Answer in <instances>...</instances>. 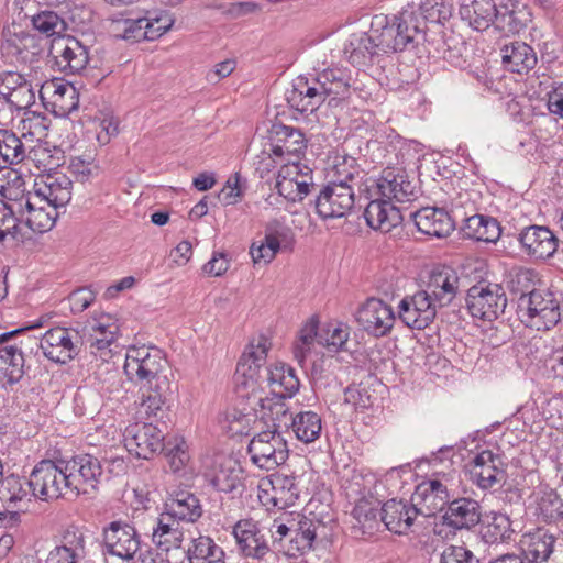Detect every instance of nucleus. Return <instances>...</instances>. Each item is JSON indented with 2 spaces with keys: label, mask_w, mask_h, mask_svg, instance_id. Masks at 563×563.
<instances>
[{
  "label": "nucleus",
  "mask_w": 563,
  "mask_h": 563,
  "mask_svg": "<svg viewBox=\"0 0 563 563\" xmlns=\"http://www.w3.org/2000/svg\"><path fill=\"white\" fill-rule=\"evenodd\" d=\"M124 372L140 387V409L147 419H162L173 395L167 361L154 346H130L125 354Z\"/></svg>",
  "instance_id": "obj_1"
},
{
  "label": "nucleus",
  "mask_w": 563,
  "mask_h": 563,
  "mask_svg": "<svg viewBox=\"0 0 563 563\" xmlns=\"http://www.w3.org/2000/svg\"><path fill=\"white\" fill-rule=\"evenodd\" d=\"M561 294L550 289H532L519 299L520 320L537 331L552 329L561 320Z\"/></svg>",
  "instance_id": "obj_2"
},
{
  "label": "nucleus",
  "mask_w": 563,
  "mask_h": 563,
  "mask_svg": "<svg viewBox=\"0 0 563 563\" xmlns=\"http://www.w3.org/2000/svg\"><path fill=\"white\" fill-rule=\"evenodd\" d=\"M459 483L457 471L451 470L434 473L417 485L411 498L420 516L428 518L442 511L456 494Z\"/></svg>",
  "instance_id": "obj_3"
},
{
  "label": "nucleus",
  "mask_w": 563,
  "mask_h": 563,
  "mask_svg": "<svg viewBox=\"0 0 563 563\" xmlns=\"http://www.w3.org/2000/svg\"><path fill=\"white\" fill-rule=\"evenodd\" d=\"M27 486L33 496L49 501L66 497L70 494L64 460H42L31 472Z\"/></svg>",
  "instance_id": "obj_4"
},
{
  "label": "nucleus",
  "mask_w": 563,
  "mask_h": 563,
  "mask_svg": "<svg viewBox=\"0 0 563 563\" xmlns=\"http://www.w3.org/2000/svg\"><path fill=\"white\" fill-rule=\"evenodd\" d=\"M247 453L254 465L272 471L287 461L289 449L286 440L276 429H267L251 439Z\"/></svg>",
  "instance_id": "obj_5"
},
{
  "label": "nucleus",
  "mask_w": 563,
  "mask_h": 563,
  "mask_svg": "<svg viewBox=\"0 0 563 563\" xmlns=\"http://www.w3.org/2000/svg\"><path fill=\"white\" fill-rule=\"evenodd\" d=\"M70 495L90 494L96 490L102 476L100 461L91 454H80L64 460Z\"/></svg>",
  "instance_id": "obj_6"
},
{
  "label": "nucleus",
  "mask_w": 563,
  "mask_h": 563,
  "mask_svg": "<svg viewBox=\"0 0 563 563\" xmlns=\"http://www.w3.org/2000/svg\"><path fill=\"white\" fill-rule=\"evenodd\" d=\"M506 306V294L497 284H477L467 290L466 307L474 318L493 321L505 311Z\"/></svg>",
  "instance_id": "obj_7"
},
{
  "label": "nucleus",
  "mask_w": 563,
  "mask_h": 563,
  "mask_svg": "<svg viewBox=\"0 0 563 563\" xmlns=\"http://www.w3.org/2000/svg\"><path fill=\"white\" fill-rule=\"evenodd\" d=\"M355 320L368 335L383 338L391 332L396 317L390 305L373 297L358 307Z\"/></svg>",
  "instance_id": "obj_8"
},
{
  "label": "nucleus",
  "mask_w": 563,
  "mask_h": 563,
  "mask_svg": "<svg viewBox=\"0 0 563 563\" xmlns=\"http://www.w3.org/2000/svg\"><path fill=\"white\" fill-rule=\"evenodd\" d=\"M438 0H424L419 4L418 12L411 9L402 10L398 15H394V27L397 29V43L400 44L398 52L405 51L412 44L420 33L418 25V14L431 22L440 21V12Z\"/></svg>",
  "instance_id": "obj_9"
},
{
  "label": "nucleus",
  "mask_w": 563,
  "mask_h": 563,
  "mask_svg": "<svg viewBox=\"0 0 563 563\" xmlns=\"http://www.w3.org/2000/svg\"><path fill=\"white\" fill-rule=\"evenodd\" d=\"M314 203L320 218H343L354 208V188L352 185L329 183L320 190Z\"/></svg>",
  "instance_id": "obj_10"
},
{
  "label": "nucleus",
  "mask_w": 563,
  "mask_h": 563,
  "mask_svg": "<svg viewBox=\"0 0 563 563\" xmlns=\"http://www.w3.org/2000/svg\"><path fill=\"white\" fill-rule=\"evenodd\" d=\"M126 450L139 459L148 460L164 449V434L153 423H133L123 433Z\"/></svg>",
  "instance_id": "obj_11"
},
{
  "label": "nucleus",
  "mask_w": 563,
  "mask_h": 563,
  "mask_svg": "<svg viewBox=\"0 0 563 563\" xmlns=\"http://www.w3.org/2000/svg\"><path fill=\"white\" fill-rule=\"evenodd\" d=\"M49 54L57 70L74 75L84 70L89 62V48L73 36L53 40Z\"/></svg>",
  "instance_id": "obj_12"
},
{
  "label": "nucleus",
  "mask_w": 563,
  "mask_h": 563,
  "mask_svg": "<svg viewBox=\"0 0 563 563\" xmlns=\"http://www.w3.org/2000/svg\"><path fill=\"white\" fill-rule=\"evenodd\" d=\"M232 533L243 556L261 561L268 555H274L258 522L252 519H241L233 526Z\"/></svg>",
  "instance_id": "obj_13"
},
{
  "label": "nucleus",
  "mask_w": 563,
  "mask_h": 563,
  "mask_svg": "<svg viewBox=\"0 0 563 563\" xmlns=\"http://www.w3.org/2000/svg\"><path fill=\"white\" fill-rule=\"evenodd\" d=\"M40 349L48 360L65 364L79 353L78 332L66 328L51 329L42 336Z\"/></svg>",
  "instance_id": "obj_14"
},
{
  "label": "nucleus",
  "mask_w": 563,
  "mask_h": 563,
  "mask_svg": "<svg viewBox=\"0 0 563 563\" xmlns=\"http://www.w3.org/2000/svg\"><path fill=\"white\" fill-rule=\"evenodd\" d=\"M103 542L108 553L123 560L133 559L141 545L136 529L121 520L112 521L103 529Z\"/></svg>",
  "instance_id": "obj_15"
},
{
  "label": "nucleus",
  "mask_w": 563,
  "mask_h": 563,
  "mask_svg": "<svg viewBox=\"0 0 563 563\" xmlns=\"http://www.w3.org/2000/svg\"><path fill=\"white\" fill-rule=\"evenodd\" d=\"M0 51L11 63L32 65L43 53V38L27 32H8Z\"/></svg>",
  "instance_id": "obj_16"
},
{
  "label": "nucleus",
  "mask_w": 563,
  "mask_h": 563,
  "mask_svg": "<svg viewBox=\"0 0 563 563\" xmlns=\"http://www.w3.org/2000/svg\"><path fill=\"white\" fill-rule=\"evenodd\" d=\"M283 395L272 394L264 395L263 391L252 388L247 393L249 404L252 408H257V419L268 427V429H276L282 424L287 426L289 408L285 402Z\"/></svg>",
  "instance_id": "obj_17"
},
{
  "label": "nucleus",
  "mask_w": 563,
  "mask_h": 563,
  "mask_svg": "<svg viewBox=\"0 0 563 563\" xmlns=\"http://www.w3.org/2000/svg\"><path fill=\"white\" fill-rule=\"evenodd\" d=\"M376 187L382 198L394 202H410L418 197L417 186L404 169L397 167L385 168L376 181Z\"/></svg>",
  "instance_id": "obj_18"
},
{
  "label": "nucleus",
  "mask_w": 563,
  "mask_h": 563,
  "mask_svg": "<svg viewBox=\"0 0 563 563\" xmlns=\"http://www.w3.org/2000/svg\"><path fill=\"white\" fill-rule=\"evenodd\" d=\"M518 241L527 255L538 261H547L554 256L559 249L558 236L544 225L523 228Z\"/></svg>",
  "instance_id": "obj_19"
},
{
  "label": "nucleus",
  "mask_w": 563,
  "mask_h": 563,
  "mask_svg": "<svg viewBox=\"0 0 563 563\" xmlns=\"http://www.w3.org/2000/svg\"><path fill=\"white\" fill-rule=\"evenodd\" d=\"M242 473L238 460L230 455L217 454L205 476L217 490L234 493L243 486Z\"/></svg>",
  "instance_id": "obj_20"
},
{
  "label": "nucleus",
  "mask_w": 563,
  "mask_h": 563,
  "mask_svg": "<svg viewBox=\"0 0 563 563\" xmlns=\"http://www.w3.org/2000/svg\"><path fill=\"white\" fill-rule=\"evenodd\" d=\"M38 97L46 109H51L58 115H67L78 108L76 88L60 79H52L42 84Z\"/></svg>",
  "instance_id": "obj_21"
},
{
  "label": "nucleus",
  "mask_w": 563,
  "mask_h": 563,
  "mask_svg": "<svg viewBox=\"0 0 563 563\" xmlns=\"http://www.w3.org/2000/svg\"><path fill=\"white\" fill-rule=\"evenodd\" d=\"M437 309L435 303L420 290L400 301L399 318L407 327L422 330L434 320Z\"/></svg>",
  "instance_id": "obj_22"
},
{
  "label": "nucleus",
  "mask_w": 563,
  "mask_h": 563,
  "mask_svg": "<svg viewBox=\"0 0 563 563\" xmlns=\"http://www.w3.org/2000/svg\"><path fill=\"white\" fill-rule=\"evenodd\" d=\"M34 187V198L47 207L63 208L71 199L73 181L63 173L42 176Z\"/></svg>",
  "instance_id": "obj_23"
},
{
  "label": "nucleus",
  "mask_w": 563,
  "mask_h": 563,
  "mask_svg": "<svg viewBox=\"0 0 563 563\" xmlns=\"http://www.w3.org/2000/svg\"><path fill=\"white\" fill-rule=\"evenodd\" d=\"M35 86L16 71L0 74V96L14 109L25 110L35 102Z\"/></svg>",
  "instance_id": "obj_24"
},
{
  "label": "nucleus",
  "mask_w": 563,
  "mask_h": 563,
  "mask_svg": "<svg viewBox=\"0 0 563 563\" xmlns=\"http://www.w3.org/2000/svg\"><path fill=\"white\" fill-rule=\"evenodd\" d=\"M471 477L482 489L503 485L506 481L503 459L489 450L482 451L474 457Z\"/></svg>",
  "instance_id": "obj_25"
},
{
  "label": "nucleus",
  "mask_w": 563,
  "mask_h": 563,
  "mask_svg": "<svg viewBox=\"0 0 563 563\" xmlns=\"http://www.w3.org/2000/svg\"><path fill=\"white\" fill-rule=\"evenodd\" d=\"M87 556L86 534L79 527H68L62 542L52 549L45 563H84Z\"/></svg>",
  "instance_id": "obj_26"
},
{
  "label": "nucleus",
  "mask_w": 563,
  "mask_h": 563,
  "mask_svg": "<svg viewBox=\"0 0 563 563\" xmlns=\"http://www.w3.org/2000/svg\"><path fill=\"white\" fill-rule=\"evenodd\" d=\"M318 78L298 77L286 92L288 104L300 113H313L324 102Z\"/></svg>",
  "instance_id": "obj_27"
},
{
  "label": "nucleus",
  "mask_w": 563,
  "mask_h": 563,
  "mask_svg": "<svg viewBox=\"0 0 563 563\" xmlns=\"http://www.w3.org/2000/svg\"><path fill=\"white\" fill-rule=\"evenodd\" d=\"M418 515L420 514L412 500L389 499L380 507L382 522L396 534L407 533Z\"/></svg>",
  "instance_id": "obj_28"
},
{
  "label": "nucleus",
  "mask_w": 563,
  "mask_h": 563,
  "mask_svg": "<svg viewBox=\"0 0 563 563\" xmlns=\"http://www.w3.org/2000/svg\"><path fill=\"white\" fill-rule=\"evenodd\" d=\"M459 288V276L450 267L433 271L423 290L435 307L449 306L455 298Z\"/></svg>",
  "instance_id": "obj_29"
},
{
  "label": "nucleus",
  "mask_w": 563,
  "mask_h": 563,
  "mask_svg": "<svg viewBox=\"0 0 563 563\" xmlns=\"http://www.w3.org/2000/svg\"><path fill=\"white\" fill-rule=\"evenodd\" d=\"M417 229L435 238L448 236L454 230V221L442 208L426 207L410 214Z\"/></svg>",
  "instance_id": "obj_30"
},
{
  "label": "nucleus",
  "mask_w": 563,
  "mask_h": 563,
  "mask_svg": "<svg viewBox=\"0 0 563 563\" xmlns=\"http://www.w3.org/2000/svg\"><path fill=\"white\" fill-rule=\"evenodd\" d=\"M385 198L372 200L364 211L369 228L383 233L390 232L402 222L400 210Z\"/></svg>",
  "instance_id": "obj_31"
},
{
  "label": "nucleus",
  "mask_w": 563,
  "mask_h": 563,
  "mask_svg": "<svg viewBox=\"0 0 563 563\" xmlns=\"http://www.w3.org/2000/svg\"><path fill=\"white\" fill-rule=\"evenodd\" d=\"M443 522L454 529H470L481 520L479 505L471 498H456L449 501Z\"/></svg>",
  "instance_id": "obj_32"
},
{
  "label": "nucleus",
  "mask_w": 563,
  "mask_h": 563,
  "mask_svg": "<svg viewBox=\"0 0 563 563\" xmlns=\"http://www.w3.org/2000/svg\"><path fill=\"white\" fill-rule=\"evenodd\" d=\"M272 134L271 152L276 157L285 154L298 157L307 147V140L299 129L279 124L273 126Z\"/></svg>",
  "instance_id": "obj_33"
},
{
  "label": "nucleus",
  "mask_w": 563,
  "mask_h": 563,
  "mask_svg": "<svg viewBox=\"0 0 563 563\" xmlns=\"http://www.w3.org/2000/svg\"><path fill=\"white\" fill-rule=\"evenodd\" d=\"M556 538L544 529L526 533L520 540L521 550L530 562L542 563L550 559L554 551Z\"/></svg>",
  "instance_id": "obj_34"
},
{
  "label": "nucleus",
  "mask_w": 563,
  "mask_h": 563,
  "mask_svg": "<svg viewBox=\"0 0 563 563\" xmlns=\"http://www.w3.org/2000/svg\"><path fill=\"white\" fill-rule=\"evenodd\" d=\"M460 15L476 31H485L497 16L494 0H462Z\"/></svg>",
  "instance_id": "obj_35"
},
{
  "label": "nucleus",
  "mask_w": 563,
  "mask_h": 563,
  "mask_svg": "<svg viewBox=\"0 0 563 563\" xmlns=\"http://www.w3.org/2000/svg\"><path fill=\"white\" fill-rule=\"evenodd\" d=\"M501 60L509 71L527 74L537 65V55L531 46L516 41L501 48Z\"/></svg>",
  "instance_id": "obj_36"
},
{
  "label": "nucleus",
  "mask_w": 563,
  "mask_h": 563,
  "mask_svg": "<svg viewBox=\"0 0 563 563\" xmlns=\"http://www.w3.org/2000/svg\"><path fill=\"white\" fill-rule=\"evenodd\" d=\"M184 540V532L180 528V522L162 514L156 518V525L153 527L152 541L162 551L168 552L173 549H178Z\"/></svg>",
  "instance_id": "obj_37"
},
{
  "label": "nucleus",
  "mask_w": 563,
  "mask_h": 563,
  "mask_svg": "<svg viewBox=\"0 0 563 563\" xmlns=\"http://www.w3.org/2000/svg\"><path fill=\"white\" fill-rule=\"evenodd\" d=\"M268 484L272 489L273 506L285 509L295 505L300 494L299 481L294 475L276 473L271 475Z\"/></svg>",
  "instance_id": "obj_38"
},
{
  "label": "nucleus",
  "mask_w": 563,
  "mask_h": 563,
  "mask_svg": "<svg viewBox=\"0 0 563 563\" xmlns=\"http://www.w3.org/2000/svg\"><path fill=\"white\" fill-rule=\"evenodd\" d=\"M167 516L178 521L196 522L202 515L199 499L190 492L175 493L166 503Z\"/></svg>",
  "instance_id": "obj_39"
},
{
  "label": "nucleus",
  "mask_w": 563,
  "mask_h": 563,
  "mask_svg": "<svg viewBox=\"0 0 563 563\" xmlns=\"http://www.w3.org/2000/svg\"><path fill=\"white\" fill-rule=\"evenodd\" d=\"M35 146L27 144L10 130H0V156L4 163L19 164L25 158L34 159Z\"/></svg>",
  "instance_id": "obj_40"
},
{
  "label": "nucleus",
  "mask_w": 563,
  "mask_h": 563,
  "mask_svg": "<svg viewBox=\"0 0 563 563\" xmlns=\"http://www.w3.org/2000/svg\"><path fill=\"white\" fill-rule=\"evenodd\" d=\"M25 223L33 231L43 233L49 231L58 217V208L47 207L40 199L30 196L25 201Z\"/></svg>",
  "instance_id": "obj_41"
},
{
  "label": "nucleus",
  "mask_w": 563,
  "mask_h": 563,
  "mask_svg": "<svg viewBox=\"0 0 563 563\" xmlns=\"http://www.w3.org/2000/svg\"><path fill=\"white\" fill-rule=\"evenodd\" d=\"M317 78L323 99L330 98L329 104L332 100L345 99L350 96L351 78L344 70L324 69L318 74Z\"/></svg>",
  "instance_id": "obj_42"
},
{
  "label": "nucleus",
  "mask_w": 563,
  "mask_h": 563,
  "mask_svg": "<svg viewBox=\"0 0 563 563\" xmlns=\"http://www.w3.org/2000/svg\"><path fill=\"white\" fill-rule=\"evenodd\" d=\"M266 372L272 394L291 398L299 390L300 382L291 366L284 363L275 364L266 368Z\"/></svg>",
  "instance_id": "obj_43"
},
{
  "label": "nucleus",
  "mask_w": 563,
  "mask_h": 563,
  "mask_svg": "<svg viewBox=\"0 0 563 563\" xmlns=\"http://www.w3.org/2000/svg\"><path fill=\"white\" fill-rule=\"evenodd\" d=\"M236 393L241 399L239 407L227 412V421L231 432L235 434H247L251 430V423L257 420V408H252L249 404V391L245 393V387H239Z\"/></svg>",
  "instance_id": "obj_44"
},
{
  "label": "nucleus",
  "mask_w": 563,
  "mask_h": 563,
  "mask_svg": "<svg viewBox=\"0 0 563 563\" xmlns=\"http://www.w3.org/2000/svg\"><path fill=\"white\" fill-rule=\"evenodd\" d=\"M465 236L483 242H496L501 229L499 222L487 216L474 214L465 219L463 225Z\"/></svg>",
  "instance_id": "obj_45"
},
{
  "label": "nucleus",
  "mask_w": 563,
  "mask_h": 563,
  "mask_svg": "<svg viewBox=\"0 0 563 563\" xmlns=\"http://www.w3.org/2000/svg\"><path fill=\"white\" fill-rule=\"evenodd\" d=\"M24 375V356L15 345L0 347V382L16 384Z\"/></svg>",
  "instance_id": "obj_46"
},
{
  "label": "nucleus",
  "mask_w": 563,
  "mask_h": 563,
  "mask_svg": "<svg viewBox=\"0 0 563 563\" xmlns=\"http://www.w3.org/2000/svg\"><path fill=\"white\" fill-rule=\"evenodd\" d=\"M291 429L296 438L303 443H311L319 439L322 431V420L319 413L307 410L295 416L290 415Z\"/></svg>",
  "instance_id": "obj_47"
},
{
  "label": "nucleus",
  "mask_w": 563,
  "mask_h": 563,
  "mask_svg": "<svg viewBox=\"0 0 563 563\" xmlns=\"http://www.w3.org/2000/svg\"><path fill=\"white\" fill-rule=\"evenodd\" d=\"M187 558L189 563H224L222 548L207 536H199L191 540Z\"/></svg>",
  "instance_id": "obj_48"
},
{
  "label": "nucleus",
  "mask_w": 563,
  "mask_h": 563,
  "mask_svg": "<svg viewBox=\"0 0 563 563\" xmlns=\"http://www.w3.org/2000/svg\"><path fill=\"white\" fill-rule=\"evenodd\" d=\"M352 64L366 65L379 53L372 32L352 34L344 49Z\"/></svg>",
  "instance_id": "obj_49"
},
{
  "label": "nucleus",
  "mask_w": 563,
  "mask_h": 563,
  "mask_svg": "<svg viewBox=\"0 0 563 563\" xmlns=\"http://www.w3.org/2000/svg\"><path fill=\"white\" fill-rule=\"evenodd\" d=\"M371 32L379 52H398L397 29L389 23L386 16H376L372 23Z\"/></svg>",
  "instance_id": "obj_50"
},
{
  "label": "nucleus",
  "mask_w": 563,
  "mask_h": 563,
  "mask_svg": "<svg viewBox=\"0 0 563 563\" xmlns=\"http://www.w3.org/2000/svg\"><path fill=\"white\" fill-rule=\"evenodd\" d=\"M380 501L373 495L360 498L353 510L352 516L362 529H373L378 525V516H380Z\"/></svg>",
  "instance_id": "obj_51"
},
{
  "label": "nucleus",
  "mask_w": 563,
  "mask_h": 563,
  "mask_svg": "<svg viewBox=\"0 0 563 563\" xmlns=\"http://www.w3.org/2000/svg\"><path fill=\"white\" fill-rule=\"evenodd\" d=\"M361 167L355 157L347 154L336 155L331 168L330 183L354 185L361 176Z\"/></svg>",
  "instance_id": "obj_52"
},
{
  "label": "nucleus",
  "mask_w": 563,
  "mask_h": 563,
  "mask_svg": "<svg viewBox=\"0 0 563 563\" xmlns=\"http://www.w3.org/2000/svg\"><path fill=\"white\" fill-rule=\"evenodd\" d=\"M350 339V328L343 323L328 324L318 335V344L323 346L328 353H339L345 350Z\"/></svg>",
  "instance_id": "obj_53"
},
{
  "label": "nucleus",
  "mask_w": 563,
  "mask_h": 563,
  "mask_svg": "<svg viewBox=\"0 0 563 563\" xmlns=\"http://www.w3.org/2000/svg\"><path fill=\"white\" fill-rule=\"evenodd\" d=\"M512 533L510 519L505 514H493L482 530L484 541L489 544L508 541Z\"/></svg>",
  "instance_id": "obj_54"
},
{
  "label": "nucleus",
  "mask_w": 563,
  "mask_h": 563,
  "mask_svg": "<svg viewBox=\"0 0 563 563\" xmlns=\"http://www.w3.org/2000/svg\"><path fill=\"white\" fill-rule=\"evenodd\" d=\"M98 390L109 400L120 401L124 398V382L117 368H107L103 374H98Z\"/></svg>",
  "instance_id": "obj_55"
},
{
  "label": "nucleus",
  "mask_w": 563,
  "mask_h": 563,
  "mask_svg": "<svg viewBox=\"0 0 563 563\" xmlns=\"http://www.w3.org/2000/svg\"><path fill=\"white\" fill-rule=\"evenodd\" d=\"M537 504L538 512L544 521L554 522L563 518V501L553 489H541Z\"/></svg>",
  "instance_id": "obj_56"
},
{
  "label": "nucleus",
  "mask_w": 563,
  "mask_h": 563,
  "mask_svg": "<svg viewBox=\"0 0 563 563\" xmlns=\"http://www.w3.org/2000/svg\"><path fill=\"white\" fill-rule=\"evenodd\" d=\"M47 129L48 119L44 114L32 112L21 121L22 137L27 144L46 137Z\"/></svg>",
  "instance_id": "obj_57"
},
{
  "label": "nucleus",
  "mask_w": 563,
  "mask_h": 563,
  "mask_svg": "<svg viewBox=\"0 0 563 563\" xmlns=\"http://www.w3.org/2000/svg\"><path fill=\"white\" fill-rule=\"evenodd\" d=\"M32 25L47 37L60 33L65 29L64 21L53 11H42L32 16Z\"/></svg>",
  "instance_id": "obj_58"
},
{
  "label": "nucleus",
  "mask_w": 563,
  "mask_h": 563,
  "mask_svg": "<svg viewBox=\"0 0 563 563\" xmlns=\"http://www.w3.org/2000/svg\"><path fill=\"white\" fill-rule=\"evenodd\" d=\"M25 482L19 476L10 475L0 481V498L9 504H16L27 497Z\"/></svg>",
  "instance_id": "obj_59"
},
{
  "label": "nucleus",
  "mask_w": 563,
  "mask_h": 563,
  "mask_svg": "<svg viewBox=\"0 0 563 563\" xmlns=\"http://www.w3.org/2000/svg\"><path fill=\"white\" fill-rule=\"evenodd\" d=\"M312 181H308V178L299 183H290L289 179L282 180L277 179L276 188L280 196L291 202L301 201L309 194V188Z\"/></svg>",
  "instance_id": "obj_60"
},
{
  "label": "nucleus",
  "mask_w": 563,
  "mask_h": 563,
  "mask_svg": "<svg viewBox=\"0 0 563 563\" xmlns=\"http://www.w3.org/2000/svg\"><path fill=\"white\" fill-rule=\"evenodd\" d=\"M279 251V242L272 235H265L260 245L252 244L250 254L255 264L271 263Z\"/></svg>",
  "instance_id": "obj_61"
},
{
  "label": "nucleus",
  "mask_w": 563,
  "mask_h": 563,
  "mask_svg": "<svg viewBox=\"0 0 563 563\" xmlns=\"http://www.w3.org/2000/svg\"><path fill=\"white\" fill-rule=\"evenodd\" d=\"M166 457L168 465L174 473H178L190 460L188 444L184 439H176L173 446L167 449Z\"/></svg>",
  "instance_id": "obj_62"
},
{
  "label": "nucleus",
  "mask_w": 563,
  "mask_h": 563,
  "mask_svg": "<svg viewBox=\"0 0 563 563\" xmlns=\"http://www.w3.org/2000/svg\"><path fill=\"white\" fill-rule=\"evenodd\" d=\"M306 178H308V181H311V169H309L307 166H301V164L298 162L290 161L280 167L277 176V179H289L290 183H299Z\"/></svg>",
  "instance_id": "obj_63"
},
{
  "label": "nucleus",
  "mask_w": 563,
  "mask_h": 563,
  "mask_svg": "<svg viewBox=\"0 0 563 563\" xmlns=\"http://www.w3.org/2000/svg\"><path fill=\"white\" fill-rule=\"evenodd\" d=\"M441 563H479V560L466 548L451 545L442 553Z\"/></svg>",
  "instance_id": "obj_64"
}]
</instances>
